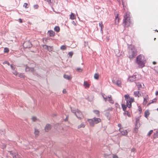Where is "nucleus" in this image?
Returning <instances> with one entry per match:
<instances>
[{"label": "nucleus", "mask_w": 158, "mask_h": 158, "mask_svg": "<svg viewBox=\"0 0 158 158\" xmlns=\"http://www.w3.org/2000/svg\"><path fill=\"white\" fill-rule=\"evenodd\" d=\"M130 12H127L125 14L124 16L123 23L125 27H128L130 24L131 20Z\"/></svg>", "instance_id": "1"}, {"label": "nucleus", "mask_w": 158, "mask_h": 158, "mask_svg": "<svg viewBox=\"0 0 158 158\" xmlns=\"http://www.w3.org/2000/svg\"><path fill=\"white\" fill-rule=\"evenodd\" d=\"M144 57L143 55H140L136 58L137 63L138 65L142 68L144 66Z\"/></svg>", "instance_id": "2"}, {"label": "nucleus", "mask_w": 158, "mask_h": 158, "mask_svg": "<svg viewBox=\"0 0 158 158\" xmlns=\"http://www.w3.org/2000/svg\"><path fill=\"white\" fill-rule=\"evenodd\" d=\"M136 55L137 51L135 48H133L129 50V57L130 59H132Z\"/></svg>", "instance_id": "3"}, {"label": "nucleus", "mask_w": 158, "mask_h": 158, "mask_svg": "<svg viewBox=\"0 0 158 158\" xmlns=\"http://www.w3.org/2000/svg\"><path fill=\"white\" fill-rule=\"evenodd\" d=\"M140 78V77L138 74H135L133 75L132 76L129 77L128 80L131 82H133L139 80Z\"/></svg>", "instance_id": "4"}, {"label": "nucleus", "mask_w": 158, "mask_h": 158, "mask_svg": "<svg viewBox=\"0 0 158 158\" xmlns=\"http://www.w3.org/2000/svg\"><path fill=\"white\" fill-rule=\"evenodd\" d=\"M71 111L72 112L74 113L77 116V117L79 118H81L83 116L82 115V113L78 110H77V111L75 112L74 110H71Z\"/></svg>", "instance_id": "5"}, {"label": "nucleus", "mask_w": 158, "mask_h": 158, "mask_svg": "<svg viewBox=\"0 0 158 158\" xmlns=\"http://www.w3.org/2000/svg\"><path fill=\"white\" fill-rule=\"evenodd\" d=\"M9 153L12 155L13 158H21L20 156L16 152H13L12 151L8 152Z\"/></svg>", "instance_id": "6"}, {"label": "nucleus", "mask_w": 158, "mask_h": 158, "mask_svg": "<svg viewBox=\"0 0 158 158\" xmlns=\"http://www.w3.org/2000/svg\"><path fill=\"white\" fill-rule=\"evenodd\" d=\"M128 101L129 103L128 102V103H127V106L129 108H130L131 106V103L134 101V98H130Z\"/></svg>", "instance_id": "7"}, {"label": "nucleus", "mask_w": 158, "mask_h": 158, "mask_svg": "<svg viewBox=\"0 0 158 158\" xmlns=\"http://www.w3.org/2000/svg\"><path fill=\"white\" fill-rule=\"evenodd\" d=\"M23 46L25 48H30L32 46V44L30 42L27 41L24 43Z\"/></svg>", "instance_id": "8"}, {"label": "nucleus", "mask_w": 158, "mask_h": 158, "mask_svg": "<svg viewBox=\"0 0 158 158\" xmlns=\"http://www.w3.org/2000/svg\"><path fill=\"white\" fill-rule=\"evenodd\" d=\"M139 119L140 117H137L136 118L135 126L136 128H138L140 127Z\"/></svg>", "instance_id": "9"}, {"label": "nucleus", "mask_w": 158, "mask_h": 158, "mask_svg": "<svg viewBox=\"0 0 158 158\" xmlns=\"http://www.w3.org/2000/svg\"><path fill=\"white\" fill-rule=\"evenodd\" d=\"M14 74L17 76H18L21 78H24V75L23 74H19L17 73L16 71H14L12 72Z\"/></svg>", "instance_id": "10"}, {"label": "nucleus", "mask_w": 158, "mask_h": 158, "mask_svg": "<svg viewBox=\"0 0 158 158\" xmlns=\"http://www.w3.org/2000/svg\"><path fill=\"white\" fill-rule=\"evenodd\" d=\"M51 128V125L49 124H47L45 128V130L47 132L50 130Z\"/></svg>", "instance_id": "11"}, {"label": "nucleus", "mask_w": 158, "mask_h": 158, "mask_svg": "<svg viewBox=\"0 0 158 158\" xmlns=\"http://www.w3.org/2000/svg\"><path fill=\"white\" fill-rule=\"evenodd\" d=\"M119 131L121 132V133L122 135H127V132L126 130L122 131V129L120 128L119 129Z\"/></svg>", "instance_id": "12"}, {"label": "nucleus", "mask_w": 158, "mask_h": 158, "mask_svg": "<svg viewBox=\"0 0 158 158\" xmlns=\"http://www.w3.org/2000/svg\"><path fill=\"white\" fill-rule=\"evenodd\" d=\"M94 124H97L101 122V119L98 118H93Z\"/></svg>", "instance_id": "13"}, {"label": "nucleus", "mask_w": 158, "mask_h": 158, "mask_svg": "<svg viewBox=\"0 0 158 158\" xmlns=\"http://www.w3.org/2000/svg\"><path fill=\"white\" fill-rule=\"evenodd\" d=\"M149 97L148 95H146V97H144L143 98V104L145 105L147 102L148 101Z\"/></svg>", "instance_id": "14"}, {"label": "nucleus", "mask_w": 158, "mask_h": 158, "mask_svg": "<svg viewBox=\"0 0 158 158\" xmlns=\"http://www.w3.org/2000/svg\"><path fill=\"white\" fill-rule=\"evenodd\" d=\"M88 122L91 126H93L95 124L93 118L88 119Z\"/></svg>", "instance_id": "15"}, {"label": "nucleus", "mask_w": 158, "mask_h": 158, "mask_svg": "<svg viewBox=\"0 0 158 158\" xmlns=\"http://www.w3.org/2000/svg\"><path fill=\"white\" fill-rule=\"evenodd\" d=\"M63 77L64 78L68 80H70L72 78V77L71 76H69L65 74L64 75Z\"/></svg>", "instance_id": "16"}, {"label": "nucleus", "mask_w": 158, "mask_h": 158, "mask_svg": "<svg viewBox=\"0 0 158 158\" xmlns=\"http://www.w3.org/2000/svg\"><path fill=\"white\" fill-rule=\"evenodd\" d=\"M48 34L50 36L52 37L55 34V32L52 31H49L48 32Z\"/></svg>", "instance_id": "17"}, {"label": "nucleus", "mask_w": 158, "mask_h": 158, "mask_svg": "<svg viewBox=\"0 0 158 158\" xmlns=\"http://www.w3.org/2000/svg\"><path fill=\"white\" fill-rule=\"evenodd\" d=\"M26 72L27 71H31L33 72L34 71V69L32 68H30L27 66L26 68Z\"/></svg>", "instance_id": "18"}, {"label": "nucleus", "mask_w": 158, "mask_h": 158, "mask_svg": "<svg viewBox=\"0 0 158 158\" xmlns=\"http://www.w3.org/2000/svg\"><path fill=\"white\" fill-rule=\"evenodd\" d=\"M128 94H126L124 95V98L125 100L126 101L127 103H128V102L129 103V101H128V100L129 99V98H130Z\"/></svg>", "instance_id": "19"}, {"label": "nucleus", "mask_w": 158, "mask_h": 158, "mask_svg": "<svg viewBox=\"0 0 158 158\" xmlns=\"http://www.w3.org/2000/svg\"><path fill=\"white\" fill-rule=\"evenodd\" d=\"M84 85L85 88H88L90 86V85L87 81H85L84 83Z\"/></svg>", "instance_id": "20"}, {"label": "nucleus", "mask_w": 158, "mask_h": 158, "mask_svg": "<svg viewBox=\"0 0 158 158\" xmlns=\"http://www.w3.org/2000/svg\"><path fill=\"white\" fill-rule=\"evenodd\" d=\"M108 101L110 102V103L113 104L114 103V101L111 98V96L110 95L108 96Z\"/></svg>", "instance_id": "21"}, {"label": "nucleus", "mask_w": 158, "mask_h": 158, "mask_svg": "<svg viewBox=\"0 0 158 158\" xmlns=\"http://www.w3.org/2000/svg\"><path fill=\"white\" fill-rule=\"evenodd\" d=\"M121 82L120 80H118L117 81L115 82V84L118 86H121Z\"/></svg>", "instance_id": "22"}, {"label": "nucleus", "mask_w": 158, "mask_h": 158, "mask_svg": "<svg viewBox=\"0 0 158 158\" xmlns=\"http://www.w3.org/2000/svg\"><path fill=\"white\" fill-rule=\"evenodd\" d=\"M134 95L135 97H139L140 95V94L139 93V91H135L134 92Z\"/></svg>", "instance_id": "23"}, {"label": "nucleus", "mask_w": 158, "mask_h": 158, "mask_svg": "<svg viewBox=\"0 0 158 158\" xmlns=\"http://www.w3.org/2000/svg\"><path fill=\"white\" fill-rule=\"evenodd\" d=\"M85 124L84 123H82L80 125L78 126L77 128L79 129L81 128H84L85 127Z\"/></svg>", "instance_id": "24"}, {"label": "nucleus", "mask_w": 158, "mask_h": 158, "mask_svg": "<svg viewBox=\"0 0 158 158\" xmlns=\"http://www.w3.org/2000/svg\"><path fill=\"white\" fill-rule=\"evenodd\" d=\"M34 134L35 136H38L39 134V131L38 130L36 129V128L35 129Z\"/></svg>", "instance_id": "25"}, {"label": "nucleus", "mask_w": 158, "mask_h": 158, "mask_svg": "<svg viewBox=\"0 0 158 158\" xmlns=\"http://www.w3.org/2000/svg\"><path fill=\"white\" fill-rule=\"evenodd\" d=\"M124 115H127L129 117H131L130 114L127 111H124V112L123 113Z\"/></svg>", "instance_id": "26"}, {"label": "nucleus", "mask_w": 158, "mask_h": 158, "mask_svg": "<svg viewBox=\"0 0 158 158\" xmlns=\"http://www.w3.org/2000/svg\"><path fill=\"white\" fill-rule=\"evenodd\" d=\"M93 112L94 114L98 115V116L99 117V116L100 112L99 111L97 110H93Z\"/></svg>", "instance_id": "27"}, {"label": "nucleus", "mask_w": 158, "mask_h": 158, "mask_svg": "<svg viewBox=\"0 0 158 158\" xmlns=\"http://www.w3.org/2000/svg\"><path fill=\"white\" fill-rule=\"evenodd\" d=\"M157 101V99L156 98H155L153 99V100H152L151 101H150L149 102V103L148 104V105H150V104L153 103L154 102H156Z\"/></svg>", "instance_id": "28"}, {"label": "nucleus", "mask_w": 158, "mask_h": 158, "mask_svg": "<svg viewBox=\"0 0 158 158\" xmlns=\"http://www.w3.org/2000/svg\"><path fill=\"white\" fill-rule=\"evenodd\" d=\"M149 114V113L148 111L146 110L145 112L144 115L146 118H147Z\"/></svg>", "instance_id": "29"}, {"label": "nucleus", "mask_w": 158, "mask_h": 158, "mask_svg": "<svg viewBox=\"0 0 158 158\" xmlns=\"http://www.w3.org/2000/svg\"><path fill=\"white\" fill-rule=\"evenodd\" d=\"M99 26L100 27H101V31L102 32V33H103V31L102 30V27H103V25L102 24V22L100 23H99Z\"/></svg>", "instance_id": "30"}, {"label": "nucleus", "mask_w": 158, "mask_h": 158, "mask_svg": "<svg viewBox=\"0 0 158 158\" xmlns=\"http://www.w3.org/2000/svg\"><path fill=\"white\" fill-rule=\"evenodd\" d=\"M127 107L126 105L124 104H122V107L123 111H125L126 110Z\"/></svg>", "instance_id": "31"}, {"label": "nucleus", "mask_w": 158, "mask_h": 158, "mask_svg": "<svg viewBox=\"0 0 158 158\" xmlns=\"http://www.w3.org/2000/svg\"><path fill=\"white\" fill-rule=\"evenodd\" d=\"M60 28L58 26H56L54 28V30L57 32H58L60 31Z\"/></svg>", "instance_id": "32"}, {"label": "nucleus", "mask_w": 158, "mask_h": 158, "mask_svg": "<svg viewBox=\"0 0 158 158\" xmlns=\"http://www.w3.org/2000/svg\"><path fill=\"white\" fill-rule=\"evenodd\" d=\"M70 19H75V15L73 13H71V14L70 15Z\"/></svg>", "instance_id": "33"}, {"label": "nucleus", "mask_w": 158, "mask_h": 158, "mask_svg": "<svg viewBox=\"0 0 158 158\" xmlns=\"http://www.w3.org/2000/svg\"><path fill=\"white\" fill-rule=\"evenodd\" d=\"M67 46L66 45H62L60 48L62 50H65L66 49Z\"/></svg>", "instance_id": "34"}, {"label": "nucleus", "mask_w": 158, "mask_h": 158, "mask_svg": "<svg viewBox=\"0 0 158 158\" xmlns=\"http://www.w3.org/2000/svg\"><path fill=\"white\" fill-rule=\"evenodd\" d=\"M76 70L77 71L79 72H82V69L79 67L77 68Z\"/></svg>", "instance_id": "35"}, {"label": "nucleus", "mask_w": 158, "mask_h": 158, "mask_svg": "<svg viewBox=\"0 0 158 158\" xmlns=\"http://www.w3.org/2000/svg\"><path fill=\"white\" fill-rule=\"evenodd\" d=\"M94 78L96 79H98L99 77V75L98 73H95L94 76Z\"/></svg>", "instance_id": "36"}, {"label": "nucleus", "mask_w": 158, "mask_h": 158, "mask_svg": "<svg viewBox=\"0 0 158 158\" xmlns=\"http://www.w3.org/2000/svg\"><path fill=\"white\" fill-rule=\"evenodd\" d=\"M10 67H11V69L13 70V72L16 71L15 70H14V69H15V66L14 65V64H11L10 65Z\"/></svg>", "instance_id": "37"}, {"label": "nucleus", "mask_w": 158, "mask_h": 158, "mask_svg": "<svg viewBox=\"0 0 158 158\" xmlns=\"http://www.w3.org/2000/svg\"><path fill=\"white\" fill-rule=\"evenodd\" d=\"M154 138L158 137V131H156V133H154Z\"/></svg>", "instance_id": "38"}, {"label": "nucleus", "mask_w": 158, "mask_h": 158, "mask_svg": "<svg viewBox=\"0 0 158 158\" xmlns=\"http://www.w3.org/2000/svg\"><path fill=\"white\" fill-rule=\"evenodd\" d=\"M48 48L47 50L48 51H49V52H51V51H52L53 49V48L52 47H51L50 46H48Z\"/></svg>", "instance_id": "39"}, {"label": "nucleus", "mask_w": 158, "mask_h": 158, "mask_svg": "<svg viewBox=\"0 0 158 158\" xmlns=\"http://www.w3.org/2000/svg\"><path fill=\"white\" fill-rule=\"evenodd\" d=\"M153 132V130H150L149 132L148 133V135L149 136Z\"/></svg>", "instance_id": "40"}, {"label": "nucleus", "mask_w": 158, "mask_h": 158, "mask_svg": "<svg viewBox=\"0 0 158 158\" xmlns=\"http://www.w3.org/2000/svg\"><path fill=\"white\" fill-rule=\"evenodd\" d=\"M118 21H119V19L118 17V16L117 15L116 17V18H115V23H118Z\"/></svg>", "instance_id": "41"}, {"label": "nucleus", "mask_w": 158, "mask_h": 158, "mask_svg": "<svg viewBox=\"0 0 158 158\" xmlns=\"http://www.w3.org/2000/svg\"><path fill=\"white\" fill-rule=\"evenodd\" d=\"M9 52V50L8 48H5L4 49V52Z\"/></svg>", "instance_id": "42"}, {"label": "nucleus", "mask_w": 158, "mask_h": 158, "mask_svg": "<svg viewBox=\"0 0 158 158\" xmlns=\"http://www.w3.org/2000/svg\"><path fill=\"white\" fill-rule=\"evenodd\" d=\"M68 54L69 56H70V57H72L73 54V52H69L68 53Z\"/></svg>", "instance_id": "43"}, {"label": "nucleus", "mask_w": 158, "mask_h": 158, "mask_svg": "<svg viewBox=\"0 0 158 158\" xmlns=\"http://www.w3.org/2000/svg\"><path fill=\"white\" fill-rule=\"evenodd\" d=\"M23 6L24 7L26 8H28V5L27 3H25L24 4Z\"/></svg>", "instance_id": "44"}, {"label": "nucleus", "mask_w": 158, "mask_h": 158, "mask_svg": "<svg viewBox=\"0 0 158 158\" xmlns=\"http://www.w3.org/2000/svg\"><path fill=\"white\" fill-rule=\"evenodd\" d=\"M32 119L33 121L35 122L37 120V118L36 117H33L32 118Z\"/></svg>", "instance_id": "45"}, {"label": "nucleus", "mask_w": 158, "mask_h": 158, "mask_svg": "<svg viewBox=\"0 0 158 158\" xmlns=\"http://www.w3.org/2000/svg\"><path fill=\"white\" fill-rule=\"evenodd\" d=\"M105 94H104V95H102V97L104 99V100L105 101V102L107 100V98L106 97H106H105Z\"/></svg>", "instance_id": "46"}, {"label": "nucleus", "mask_w": 158, "mask_h": 158, "mask_svg": "<svg viewBox=\"0 0 158 158\" xmlns=\"http://www.w3.org/2000/svg\"><path fill=\"white\" fill-rule=\"evenodd\" d=\"M38 6L37 5H35L34 6V7L35 9H37L38 8Z\"/></svg>", "instance_id": "47"}, {"label": "nucleus", "mask_w": 158, "mask_h": 158, "mask_svg": "<svg viewBox=\"0 0 158 158\" xmlns=\"http://www.w3.org/2000/svg\"><path fill=\"white\" fill-rule=\"evenodd\" d=\"M138 110L140 113H141L142 111V109L140 106L138 107Z\"/></svg>", "instance_id": "48"}, {"label": "nucleus", "mask_w": 158, "mask_h": 158, "mask_svg": "<svg viewBox=\"0 0 158 158\" xmlns=\"http://www.w3.org/2000/svg\"><path fill=\"white\" fill-rule=\"evenodd\" d=\"M48 46H47V45H44V48L45 49H48Z\"/></svg>", "instance_id": "49"}, {"label": "nucleus", "mask_w": 158, "mask_h": 158, "mask_svg": "<svg viewBox=\"0 0 158 158\" xmlns=\"http://www.w3.org/2000/svg\"><path fill=\"white\" fill-rule=\"evenodd\" d=\"M44 1H47L49 4L51 3V0H44Z\"/></svg>", "instance_id": "50"}, {"label": "nucleus", "mask_w": 158, "mask_h": 158, "mask_svg": "<svg viewBox=\"0 0 158 158\" xmlns=\"http://www.w3.org/2000/svg\"><path fill=\"white\" fill-rule=\"evenodd\" d=\"M3 64H7L9 65H10V63H9V62L8 61H5L3 63Z\"/></svg>", "instance_id": "51"}, {"label": "nucleus", "mask_w": 158, "mask_h": 158, "mask_svg": "<svg viewBox=\"0 0 158 158\" xmlns=\"http://www.w3.org/2000/svg\"><path fill=\"white\" fill-rule=\"evenodd\" d=\"M146 95H148L146 94L145 93H143V98L144 97H146Z\"/></svg>", "instance_id": "52"}, {"label": "nucleus", "mask_w": 158, "mask_h": 158, "mask_svg": "<svg viewBox=\"0 0 158 158\" xmlns=\"http://www.w3.org/2000/svg\"><path fill=\"white\" fill-rule=\"evenodd\" d=\"M112 158H118V157L116 155H114L113 156Z\"/></svg>", "instance_id": "53"}, {"label": "nucleus", "mask_w": 158, "mask_h": 158, "mask_svg": "<svg viewBox=\"0 0 158 158\" xmlns=\"http://www.w3.org/2000/svg\"><path fill=\"white\" fill-rule=\"evenodd\" d=\"M137 86H138V88H139L140 87H142V85L141 84H138L137 85Z\"/></svg>", "instance_id": "54"}, {"label": "nucleus", "mask_w": 158, "mask_h": 158, "mask_svg": "<svg viewBox=\"0 0 158 158\" xmlns=\"http://www.w3.org/2000/svg\"><path fill=\"white\" fill-rule=\"evenodd\" d=\"M19 22L20 23H22V20L21 19H19Z\"/></svg>", "instance_id": "55"}, {"label": "nucleus", "mask_w": 158, "mask_h": 158, "mask_svg": "<svg viewBox=\"0 0 158 158\" xmlns=\"http://www.w3.org/2000/svg\"><path fill=\"white\" fill-rule=\"evenodd\" d=\"M66 90H65V89H63V93L64 94H65V93H66Z\"/></svg>", "instance_id": "56"}, {"label": "nucleus", "mask_w": 158, "mask_h": 158, "mask_svg": "<svg viewBox=\"0 0 158 158\" xmlns=\"http://www.w3.org/2000/svg\"><path fill=\"white\" fill-rule=\"evenodd\" d=\"M5 148H6V145H3L2 146V148H3V149H4Z\"/></svg>", "instance_id": "57"}, {"label": "nucleus", "mask_w": 158, "mask_h": 158, "mask_svg": "<svg viewBox=\"0 0 158 158\" xmlns=\"http://www.w3.org/2000/svg\"><path fill=\"white\" fill-rule=\"evenodd\" d=\"M156 95H158V91H156Z\"/></svg>", "instance_id": "58"}, {"label": "nucleus", "mask_w": 158, "mask_h": 158, "mask_svg": "<svg viewBox=\"0 0 158 158\" xmlns=\"http://www.w3.org/2000/svg\"><path fill=\"white\" fill-rule=\"evenodd\" d=\"M118 127H120L121 126V125L120 124H118Z\"/></svg>", "instance_id": "59"}, {"label": "nucleus", "mask_w": 158, "mask_h": 158, "mask_svg": "<svg viewBox=\"0 0 158 158\" xmlns=\"http://www.w3.org/2000/svg\"><path fill=\"white\" fill-rule=\"evenodd\" d=\"M72 23H74V25L76 26V24L75 23L74 21H73Z\"/></svg>", "instance_id": "60"}, {"label": "nucleus", "mask_w": 158, "mask_h": 158, "mask_svg": "<svg viewBox=\"0 0 158 158\" xmlns=\"http://www.w3.org/2000/svg\"><path fill=\"white\" fill-rule=\"evenodd\" d=\"M153 64H156V63L154 61V62H153Z\"/></svg>", "instance_id": "61"}, {"label": "nucleus", "mask_w": 158, "mask_h": 158, "mask_svg": "<svg viewBox=\"0 0 158 158\" xmlns=\"http://www.w3.org/2000/svg\"><path fill=\"white\" fill-rule=\"evenodd\" d=\"M122 3H123V0H122Z\"/></svg>", "instance_id": "62"}, {"label": "nucleus", "mask_w": 158, "mask_h": 158, "mask_svg": "<svg viewBox=\"0 0 158 158\" xmlns=\"http://www.w3.org/2000/svg\"><path fill=\"white\" fill-rule=\"evenodd\" d=\"M113 82L114 83H115V81H113Z\"/></svg>", "instance_id": "63"}, {"label": "nucleus", "mask_w": 158, "mask_h": 158, "mask_svg": "<svg viewBox=\"0 0 158 158\" xmlns=\"http://www.w3.org/2000/svg\"><path fill=\"white\" fill-rule=\"evenodd\" d=\"M67 118H66V119H65V121H67Z\"/></svg>", "instance_id": "64"}]
</instances>
